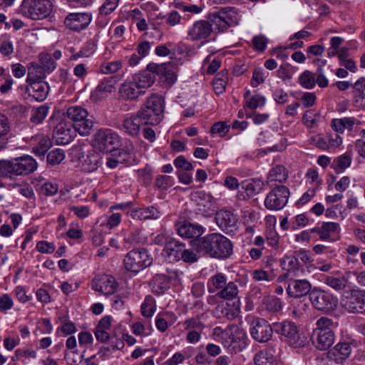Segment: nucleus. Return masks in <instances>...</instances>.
<instances>
[{
	"instance_id": "nucleus-1",
	"label": "nucleus",
	"mask_w": 365,
	"mask_h": 365,
	"mask_svg": "<svg viewBox=\"0 0 365 365\" xmlns=\"http://www.w3.org/2000/svg\"><path fill=\"white\" fill-rule=\"evenodd\" d=\"M197 253L212 258L226 259L232 254V242L220 233H211L192 241Z\"/></svg>"
},
{
	"instance_id": "nucleus-2",
	"label": "nucleus",
	"mask_w": 365,
	"mask_h": 365,
	"mask_svg": "<svg viewBox=\"0 0 365 365\" xmlns=\"http://www.w3.org/2000/svg\"><path fill=\"white\" fill-rule=\"evenodd\" d=\"M212 334L218 338L224 347L230 352H240L246 346V333L236 324H231L225 329L216 327Z\"/></svg>"
},
{
	"instance_id": "nucleus-3",
	"label": "nucleus",
	"mask_w": 365,
	"mask_h": 365,
	"mask_svg": "<svg viewBox=\"0 0 365 365\" xmlns=\"http://www.w3.org/2000/svg\"><path fill=\"white\" fill-rule=\"evenodd\" d=\"M333 326V320L327 317H322L317 320L311 339L318 350H327L334 343L335 334L331 329Z\"/></svg>"
},
{
	"instance_id": "nucleus-4",
	"label": "nucleus",
	"mask_w": 365,
	"mask_h": 365,
	"mask_svg": "<svg viewBox=\"0 0 365 365\" xmlns=\"http://www.w3.org/2000/svg\"><path fill=\"white\" fill-rule=\"evenodd\" d=\"M66 117L70 120L74 130L82 136H87L94 126V118L88 110L78 106H70L66 109Z\"/></svg>"
},
{
	"instance_id": "nucleus-5",
	"label": "nucleus",
	"mask_w": 365,
	"mask_h": 365,
	"mask_svg": "<svg viewBox=\"0 0 365 365\" xmlns=\"http://www.w3.org/2000/svg\"><path fill=\"white\" fill-rule=\"evenodd\" d=\"M312 307L325 314H330L338 307L339 299L329 291L314 288L309 296Z\"/></svg>"
},
{
	"instance_id": "nucleus-6",
	"label": "nucleus",
	"mask_w": 365,
	"mask_h": 365,
	"mask_svg": "<svg viewBox=\"0 0 365 365\" xmlns=\"http://www.w3.org/2000/svg\"><path fill=\"white\" fill-rule=\"evenodd\" d=\"M31 65L38 70L37 72L39 73V75H36L37 79L34 80L33 77L31 76V73L29 71L26 78V82L29 84L26 86H19L18 89L21 91L24 90L29 96L37 101H43L48 96L49 87L46 82L41 81V79L44 78L41 72V67L34 66L33 63H31Z\"/></svg>"
},
{
	"instance_id": "nucleus-7",
	"label": "nucleus",
	"mask_w": 365,
	"mask_h": 365,
	"mask_svg": "<svg viewBox=\"0 0 365 365\" xmlns=\"http://www.w3.org/2000/svg\"><path fill=\"white\" fill-rule=\"evenodd\" d=\"M163 102L158 95L149 97L142 108L140 118L145 124L158 125L163 118Z\"/></svg>"
},
{
	"instance_id": "nucleus-8",
	"label": "nucleus",
	"mask_w": 365,
	"mask_h": 365,
	"mask_svg": "<svg viewBox=\"0 0 365 365\" xmlns=\"http://www.w3.org/2000/svg\"><path fill=\"white\" fill-rule=\"evenodd\" d=\"M48 1L23 0L20 8L21 14L32 20H41L47 17L51 11Z\"/></svg>"
},
{
	"instance_id": "nucleus-9",
	"label": "nucleus",
	"mask_w": 365,
	"mask_h": 365,
	"mask_svg": "<svg viewBox=\"0 0 365 365\" xmlns=\"http://www.w3.org/2000/svg\"><path fill=\"white\" fill-rule=\"evenodd\" d=\"M341 306L349 314H365V290L345 292L341 298Z\"/></svg>"
},
{
	"instance_id": "nucleus-10",
	"label": "nucleus",
	"mask_w": 365,
	"mask_h": 365,
	"mask_svg": "<svg viewBox=\"0 0 365 365\" xmlns=\"http://www.w3.org/2000/svg\"><path fill=\"white\" fill-rule=\"evenodd\" d=\"M274 329L276 333L285 338L286 341L293 347H302L305 341L299 334V331L295 323L290 321H284L274 324Z\"/></svg>"
},
{
	"instance_id": "nucleus-11",
	"label": "nucleus",
	"mask_w": 365,
	"mask_h": 365,
	"mask_svg": "<svg viewBox=\"0 0 365 365\" xmlns=\"http://www.w3.org/2000/svg\"><path fill=\"white\" fill-rule=\"evenodd\" d=\"M118 135L110 129H100L94 135V147L101 152H112L119 145Z\"/></svg>"
},
{
	"instance_id": "nucleus-12",
	"label": "nucleus",
	"mask_w": 365,
	"mask_h": 365,
	"mask_svg": "<svg viewBox=\"0 0 365 365\" xmlns=\"http://www.w3.org/2000/svg\"><path fill=\"white\" fill-rule=\"evenodd\" d=\"M182 331H187L186 341L190 344L198 343L205 328L199 317L187 318L178 324Z\"/></svg>"
},
{
	"instance_id": "nucleus-13",
	"label": "nucleus",
	"mask_w": 365,
	"mask_h": 365,
	"mask_svg": "<svg viewBox=\"0 0 365 365\" xmlns=\"http://www.w3.org/2000/svg\"><path fill=\"white\" fill-rule=\"evenodd\" d=\"M272 187V190L264 200V205L268 210H279L287 205L290 194L289 190L283 185Z\"/></svg>"
},
{
	"instance_id": "nucleus-14",
	"label": "nucleus",
	"mask_w": 365,
	"mask_h": 365,
	"mask_svg": "<svg viewBox=\"0 0 365 365\" xmlns=\"http://www.w3.org/2000/svg\"><path fill=\"white\" fill-rule=\"evenodd\" d=\"M91 287L93 290L105 295H111L116 292L118 283L113 276L103 274L96 275L93 278Z\"/></svg>"
},
{
	"instance_id": "nucleus-15",
	"label": "nucleus",
	"mask_w": 365,
	"mask_h": 365,
	"mask_svg": "<svg viewBox=\"0 0 365 365\" xmlns=\"http://www.w3.org/2000/svg\"><path fill=\"white\" fill-rule=\"evenodd\" d=\"M250 331L252 337L255 341L264 343L272 338L273 329L265 319L257 318L252 321Z\"/></svg>"
},
{
	"instance_id": "nucleus-16",
	"label": "nucleus",
	"mask_w": 365,
	"mask_h": 365,
	"mask_svg": "<svg viewBox=\"0 0 365 365\" xmlns=\"http://www.w3.org/2000/svg\"><path fill=\"white\" fill-rule=\"evenodd\" d=\"M76 157L82 170L87 173L96 170L101 161V155L93 149L84 150L81 148L78 151Z\"/></svg>"
},
{
	"instance_id": "nucleus-17",
	"label": "nucleus",
	"mask_w": 365,
	"mask_h": 365,
	"mask_svg": "<svg viewBox=\"0 0 365 365\" xmlns=\"http://www.w3.org/2000/svg\"><path fill=\"white\" fill-rule=\"evenodd\" d=\"M93 19L90 12L70 13L64 19V24L68 29L79 32L86 29Z\"/></svg>"
},
{
	"instance_id": "nucleus-18",
	"label": "nucleus",
	"mask_w": 365,
	"mask_h": 365,
	"mask_svg": "<svg viewBox=\"0 0 365 365\" xmlns=\"http://www.w3.org/2000/svg\"><path fill=\"white\" fill-rule=\"evenodd\" d=\"M168 65H170V63L159 65L155 63L148 64L145 70L138 73V88L151 86L155 79V74L163 75Z\"/></svg>"
},
{
	"instance_id": "nucleus-19",
	"label": "nucleus",
	"mask_w": 365,
	"mask_h": 365,
	"mask_svg": "<svg viewBox=\"0 0 365 365\" xmlns=\"http://www.w3.org/2000/svg\"><path fill=\"white\" fill-rule=\"evenodd\" d=\"M11 160L14 176L29 175L36 170L38 168L36 160L30 155H25Z\"/></svg>"
},
{
	"instance_id": "nucleus-20",
	"label": "nucleus",
	"mask_w": 365,
	"mask_h": 365,
	"mask_svg": "<svg viewBox=\"0 0 365 365\" xmlns=\"http://www.w3.org/2000/svg\"><path fill=\"white\" fill-rule=\"evenodd\" d=\"M215 221L219 227L227 234L235 233L237 230V217L230 211L219 210L216 212Z\"/></svg>"
},
{
	"instance_id": "nucleus-21",
	"label": "nucleus",
	"mask_w": 365,
	"mask_h": 365,
	"mask_svg": "<svg viewBox=\"0 0 365 365\" xmlns=\"http://www.w3.org/2000/svg\"><path fill=\"white\" fill-rule=\"evenodd\" d=\"M212 32V24L206 20L195 21L188 29L187 36L192 41L206 40Z\"/></svg>"
},
{
	"instance_id": "nucleus-22",
	"label": "nucleus",
	"mask_w": 365,
	"mask_h": 365,
	"mask_svg": "<svg viewBox=\"0 0 365 365\" xmlns=\"http://www.w3.org/2000/svg\"><path fill=\"white\" fill-rule=\"evenodd\" d=\"M264 182L259 179H251L245 180L241 183L242 190L237 194L238 200H247L257 194L263 189Z\"/></svg>"
},
{
	"instance_id": "nucleus-23",
	"label": "nucleus",
	"mask_w": 365,
	"mask_h": 365,
	"mask_svg": "<svg viewBox=\"0 0 365 365\" xmlns=\"http://www.w3.org/2000/svg\"><path fill=\"white\" fill-rule=\"evenodd\" d=\"M349 273L343 274L335 271L329 274H324L322 281L336 292L343 291L349 284Z\"/></svg>"
},
{
	"instance_id": "nucleus-24",
	"label": "nucleus",
	"mask_w": 365,
	"mask_h": 365,
	"mask_svg": "<svg viewBox=\"0 0 365 365\" xmlns=\"http://www.w3.org/2000/svg\"><path fill=\"white\" fill-rule=\"evenodd\" d=\"M311 292L312 284L307 279H289L287 292L289 297L300 298L309 294Z\"/></svg>"
},
{
	"instance_id": "nucleus-25",
	"label": "nucleus",
	"mask_w": 365,
	"mask_h": 365,
	"mask_svg": "<svg viewBox=\"0 0 365 365\" xmlns=\"http://www.w3.org/2000/svg\"><path fill=\"white\" fill-rule=\"evenodd\" d=\"M75 132L70 122L61 120L56 125L53 136L58 144L66 145L73 140Z\"/></svg>"
},
{
	"instance_id": "nucleus-26",
	"label": "nucleus",
	"mask_w": 365,
	"mask_h": 365,
	"mask_svg": "<svg viewBox=\"0 0 365 365\" xmlns=\"http://www.w3.org/2000/svg\"><path fill=\"white\" fill-rule=\"evenodd\" d=\"M314 233L319 235L322 241H334V236L340 232V226L334 222H324L321 225L312 228Z\"/></svg>"
},
{
	"instance_id": "nucleus-27",
	"label": "nucleus",
	"mask_w": 365,
	"mask_h": 365,
	"mask_svg": "<svg viewBox=\"0 0 365 365\" xmlns=\"http://www.w3.org/2000/svg\"><path fill=\"white\" fill-rule=\"evenodd\" d=\"M178 235L185 238H200L205 232V228L197 224L182 222L176 225Z\"/></svg>"
},
{
	"instance_id": "nucleus-28",
	"label": "nucleus",
	"mask_w": 365,
	"mask_h": 365,
	"mask_svg": "<svg viewBox=\"0 0 365 365\" xmlns=\"http://www.w3.org/2000/svg\"><path fill=\"white\" fill-rule=\"evenodd\" d=\"M185 244L172 238L166 243L163 250V255L170 262L179 261Z\"/></svg>"
},
{
	"instance_id": "nucleus-29",
	"label": "nucleus",
	"mask_w": 365,
	"mask_h": 365,
	"mask_svg": "<svg viewBox=\"0 0 365 365\" xmlns=\"http://www.w3.org/2000/svg\"><path fill=\"white\" fill-rule=\"evenodd\" d=\"M288 178V172L285 167L281 165L272 168L267 178V182L270 187L282 185Z\"/></svg>"
},
{
	"instance_id": "nucleus-30",
	"label": "nucleus",
	"mask_w": 365,
	"mask_h": 365,
	"mask_svg": "<svg viewBox=\"0 0 365 365\" xmlns=\"http://www.w3.org/2000/svg\"><path fill=\"white\" fill-rule=\"evenodd\" d=\"M275 353L276 350L273 346H269L259 351L254 358L255 365H274L277 362Z\"/></svg>"
},
{
	"instance_id": "nucleus-31",
	"label": "nucleus",
	"mask_w": 365,
	"mask_h": 365,
	"mask_svg": "<svg viewBox=\"0 0 365 365\" xmlns=\"http://www.w3.org/2000/svg\"><path fill=\"white\" fill-rule=\"evenodd\" d=\"M352 343L346 341H341L336 344L334 347L329 351V354L333 356L334 360L340 362L347 359L351 353Z\"/></svg>"
},
{
	"instance_id": "nucleus-32",
	"label": "nucleus",
	"mask_w": 365,
	"mask_h": 365,
	"mask_svg": "<svg viewBox=\"0 0 365 365\" xmlns=\"http://www.w3.org/2000/svg\"><path fill=\"white\" fill-rule=\"evenodd\" d=\"M177 320L176 315L171 312H163L156 316L155 326L160 332L167 330L168 325L173 324Z\"/></svg>"
},
{
	"instance_id": "nucleus-33",
	"label": "nucleus",
	"mask_w": 365,
	"mask_h": 365,
	"mask_svg": "<svg viewBox=\"0 0 365 365\" xmlns=\"http://www.w3.org/2000/svg\"><path fill=\"white\" fill-rule=\"evenodd\" d=\"M137 80L133 76L132 79H129L123 83L120 89V96L125 100H135L136 98Z\"/></svg>"
},
{
	"instance_id": "nucleus-34",
	"label": "nucleus",
	"mask_w": 365,
	"mask_h": 365,
	"mask_svg": "<svg viewBox=\"0 0 365 365\" xmlns=\"http://www.w3.org/2000/svg\"><path fill=\"white\" fill-rule=\"evenodd\" d=\"M280 264L282 268L287 271V277L295 276V272L299 268V263L298 258H296L295 255H285L281 260Z\"/></svg>"
},
{
	"instance_id": "nucleus-35",
	"label": "nucleus",
	"mask_w": 365,
	"mask_h": 365,
	"mask_svg": "<svg viewBox=\"0 0 365 365\" xmlns=\"http://www.w3.org/2000/svg\"><path fill=\"white\" fill-rule=\"evenodd\" d=\"M227 277L221 272L212 276L207 282V290L209 293H215L220 291L227 283Z\"/></svg>"
},
{
	"instance_id": "nucleus-36",
	"label": "nucleus",
	"mask_w": 365,
	"mask_h": 365,
	"mask_svg": "<svg viewBox=\"0 0 365 365\" xmlns=\"http://www.w3.org/2000/svg\"><path fill=\"white\" fill-rule=\"evenodd\" d=\"M239 289L235 282L227 283L225 287L216 293V296L225 300H233L238 295Z\"/></svg>"
},
{
	"instance_id": "nucleus-37",
	"label": "nucleus",
	"mask_w": 365,
	"mask_h": 365,
	"mask_svg": "<svg viewBox=\"0 0 365 365\" xmlns=\"http://www.w3.org/2000/svg\"><path fill=\"white\" fill-rule=\"evenodd\" d=\"M355 123L354 118H334L331 121V126L335 131L343 133L345 129L352 130Z\"/></svg>"
},
{
	"instance_id": "nucleus-38",
	"label": "nucleus",
	"mask_w": 365,
	"mask_h": 365,
	"mask_svg": "<svg viewBox=\"0 0 365 365\" xmlns=\"http://www.w3.org/2000/svg\"><path fill=\"white\" fill-rule=\"evenodd\" d=\"M251 92L247 90L244 94L245 101V106L252 110H255L259 107H262L265 105L266 98L260 94H255L250 96Z\"/></svg>"
},
{
	"instance_id": "nucleus-39",
	"label": "nucleus",
	"mask_w": 365,
	"mask_h": 365,
	"mask_svg": "<svg viewBox=\"0 0 365 365\" xmlns=\"http://www.w3.org/2000/svg\"><path fill=\"white\" fill-rule=\"evenodd\" d=\"M9 130L10 126L8 118L6 115L0 113V150L6 148L8 144Z\"/></svg>"
},
{
	"instance_id": "nucleus-40",
	"label": "nucleus",
	"mask_w": 365,
	"mask_h": 365,
	"mask_svg": "<svg viewBox=\"0 0 365 365\" xmlns=\"http://www.w3.org/2000/svg\"><path fill=\"white\" fill-rule=\"evenodd\" d=\"M265 295L262 292V289L258 286H252L250 291L248 292L246 299L247 303L253 307L254 305H260L262 303L263 298Z\"/></svg>"
},
{
	"instance_id": "nucleus-41",
	"label": "nucleus",
	"mask_w": 365,
	"mask_h": 365,
	"mask_svg": "<svg viewBox=\"0 0 365 365\" xmlns=\"http://www.w3.org/2000/svg\"><path fill=\"white\" fill-rule=\"evenodd\" d=\"M351 163V157L348 154H343L336 158L332 163V167L336 173H339L348 168Z\"/></svg>"
},
{
	"instance_id": "nucleus-42",
	"label": "nucleus",
	"mask_w": 365,
	"mask_h": 365,
	"mask_svg": "<svg viewBox=\"0 0 365 365\" xmlns=\"http://www.w3.org/2000/svg\"><path fill=\"white\" fill-rule=\"evenodd\" d=\"M155 301L151 296H147L140 306L141 314L146 317L150 318L155 312Z\"/></svg>"
},
{
	"instance_id": "nucleus-43",
	"label": "nucleus",
	"mask_w": 365,
	"mask_h": 365,
	"mask_svg": "<svg viewBox=\"0 0 365 365\" xmlns=\"http://www.w3.org/2000/svg\"><path fill=\"white\" fill-rule=\"evenodd\" d=\"M262 304L267 310L272 312H279L282 309L280 299L274 296H264Z\"/></svg>"
},
{
	"instance_id": "nucleus-44",
	"label": "nucleus",
	"mask_w": 365,
	"mask_h": 365,
	"mask_svg": "<svg viewBox=\"0 0 365 365\" xmlns=\"http://www.w3.org/2000/svg\"><path fill=\"white\" fill-rule=\"evenodd\" d=\"M48 112V107L46 105L33 108L30 118L31 122L35 124L41 123L46 117Z\"/></svg>"
},
{
	"instance_id": "nucleus-45",
	"label": "nucleus",
	"mask_w": 365,
	"mask_h": 365,
	"mask_svg": "<svg viewBox=\"0 0 365 365\" xmlns=\"http://www.w3.org/2000/svg\"><path fill=\"white\" fill-rule=\"evenodd\" d=\"M52 143L48 138H41L38 144L32 148L33 153L39 158H44L45 154L51 147Z\"/></svg>"
},
{
	"instance_id": "nucleus-46",
	"label": "nucleus",
	"mask_w": 365,
	"mask_h": 365,
	"mask_svg": "<svg viewBox=\"0 0 365 365\" xmlns=\"http://www.w3.org/2000/svg\"><path fill=\"white\" fill-rule=\"evenodd\" d=\"M299 84L304 88L312 89L316 84L315 76L309 71H304L299 77Z\"/></svg>"
},
{
	"instance_id": "nucleus-47",
	"label": "nucleus",
	"mask_w": 365,
	"mask_h": 365,
	"mask_svg": "<svg viewBox=\"0 0 365 365\" xmlns=\"http://www.w3.org/2000/svg\"><path fill=\"white\" fill-rule=\"evenodd\" d=\"M137 251L133 250L130 251L124 258L123 264L125 269L134 274L137 273Z\"/></svg>"
},
{
	"instance_id": "nucleus-48",
	"label": "nucleus",
	"mask_w": 365,
	"mask_h": 365,
	"mask_svg": "<svg viewBox=\"0 0 365 365\" xmlns=\"http://www.w3.org/2000/svg\"><path fill=\"white\" fill-rule=\"evenodd\" d=\"M39 60L44 71L51 73L56 67V63L49 53H40Z\"/></svg>"
},
{
	"instance_id": "nucleus-49",
	"label": "nucleus",
	"mask_w": 365,
	"mask_h": 365,
	"mask_svg": "<svg viewBox=\"0 0 365 365\" xmlns=\"http://www.w3.org/2000/svg\"><path fill=\"white\" fill-rule=\"evenodd\" d=\"M269 39L262 34L256 35L252 38V46L255 51L263 52L267 49Z\"/></svg>"
},
{
	"instance_id": "nucleus-50",
	"label": "nucleus",
	"mask_w": 365,
	"mask_h": 365,
	"mask_svg": "<svg viewBox=\"0 0 365 365\" xmlns=\"http://www.w3.org/2000/svg\"><path fill=\"white\" fill-rule=\"evenodd\" d=\"M136 115H132L123 120V127L125 131L132 135L137 136Z\"/></svg>"
},
{
	"instance_id": "nucleus-51",
	"label": "nucleus",
	"mask_w": 365,
	"mask_h": 365,
	"mask_svg": "<svg viewBox=\"0 0 365 365\" xmlns=\"http://www.w3.org/2000/svg\"><path fill=\"white\" fill-rule=\"evenodd\" d=\"M153 263V257L148 254L145 248L138 250V268L142 269L150 266Z\"/></svg>"
},
{
	"instance_id": "nucleus-52",
	"label": "nucleus",
	"mask_w": 365,
	"mask_h": 365,
	"mask_svg": "<svg viewBox=\"0 0 365 365\" xmlns=\"http://www.w3.org/2000/svg\"><path fill=\"white\" fill-rule=\"evenodd\" d=\"M64 158L63 150L58 148L51 150L47 155V162L51 165L60 164Z\"/></svg>"
},
{
	"instance_id": "nucleus-53",
	"label": "nucleus",
	"mask_w": 365,
	"mask_h": 365,
	"mask_svg": "<svg viewBox=\"0 0 365 365\" xmlns=\"http://www.w3.org/2000/svg\"><path fill=\"white\" fill-rule=\"evenodd\" d=\"M116 81L114 77L106 78L102 80L96 88L98 93H111L114 89Z\"/></svg>"
},
{
	"instance_id": "nucleus-54",
	"label": "nucleus",
	"mask_w": 365,
	"mask_h": 365,
	"mask_svg": "<svg viewBox=\"0 0 365 365\" xmlns=\"http://www.w3.org/2000/svg\"><path fill=\"white\" fill-rule=\"evenodd\" d=\"M217 14L229 27L237 24L238 19L236 14L233 11L230 10L227 11L222 9L218 12Z\"/></svg>"
},
{
	"instance_id": "nucleus-55",
	"label": "nucleus",
	"mask_w": 365,
	"mask_h": 365,
	"mask_svg": "<svg viewBox=\"0 0 365 365\" xmlns=\"http://www.w3.org/2000/svg\"><path fill=\"white\" fill-rule=\"evenodd\" d=\"M120 0H106L99 8V15L107 16L110 14L117 8Z\"/></svg>"
},
{
	"instance_id": "nucleus-56",
	"label": "nucleus",
	"mask_w": 365,
	"mask_h": 365,
	"mask_svg": "<svg viewBox=\"0 0 365 365\" xmlns=\"http://www.w3.org/2000/svg\"><path fill=\"white\" fill-rule=\"evenodd\" d=\"M158 217H159V212L154 207L138 209V218L140 220L157 219Z\"/></svg>"
},
{
	"instance_id": "nucleus-57",
	"label": "nucleus",
	"mask_w": 365,
	"mask_h": 365,
	"mask_svg": "<svg viewBox=\"0 0 365 365\" xmlns=\"http://www.w3.org/2000/svg\"><path fill=\"white\" fill-rule=\"evenodd\" d=\"M13 163L11 160H0V178H11L14 175V174H13Z\"/></svg>"
},
{
	"instance_id": "nucleus-58",
	"label": "nucleus",
	"mask_w": 365,
	"mask_h": 365,
	"mask_svg": "<svg viewBox=\"0 0 365 365\" xmlns=\"http://www.w3.org/2000/svg\"><path fill=\"white\" fill-rule=\"evenodd\" d=\"M227 307L222 311V314L228 320H233L238 317L240 312V302L239 301L235 302L232 306L227 304Z\"/></svg>"
},
{
	"instance_id": "nucleus-59",
	"label": "nucleus",
	"mask_w": 365,
	"mask_h": 365,
	"mask_svg": "<svg viewBox=\"0 0 365 365\" xmlns=\"http://www.w3.org/2000/svg\"><path fill=\"white\" fill-rule=\"evenodd\" d=\"M230 130V125L225 122L220 121L214 123L211 127L210 132L212 135H217L220 137L225 136Z\"/></svg>"
},
{
	"instance_id": "nucleus-60",
	"label": "nucleus",
	"mask_w": 365,
	"mask_h": 365,
	"mask_svg": "<svg viewBox=\"0 0 365 365\" xmlns=\"http://www.w3.org/2000/svg\"><path fill=\"white\" fill-rule=\"evenodd\" d=\"M122 66L119 61L106 62L101 65V71L103 73H113L118 71Z\"/></svg>"
},
{
	"instance_id": "nucleus-61",
	"label": "nucleus",
	"mask_w": 365,
	"mask_h": 365,
	"mask_svg": "<svg viewBox=\"0 0 365 365\" xmlns=\"http://www.w3.org/2000/svg\"><path fill=\"white\" fill-rule=\"evenodd\" d=\"M180 259L186 263H194L197 261L198 257L194 251L192 250L186 249L185 245H184L180 255Z\"/></svg>"
},
{
	"instance_id": "nucleus-62",
	"label": "nucleus",
	"mask_w": 365,
	"mask_h": 365,
	"mask_svg": "<svg viewBox=\"0 0 365 365\" xmlns=\"http://www.w3.org/2000/svg\"><path fill=\"white\" fill-rule=\"evenodd\" d=\"M14 52V45L11 41L5 39L0 43V53L5 57H10Z\"/></svg>"
},
{
	"instance_id": "nucleus-63",
	"label": "nucleus",
	"mask_w": 365,
	"mask_h": 365,
	"mask_svg": "<svg viewBox=\"0 0 365 365\" xmlns=\"http://www.w3.org/2000/svg\"><path fill=\"white\" fill-rule=\"evenodd\" d=\"M264 81V73L262 68H257L254 70L252 78L251 80V86L257 87Z\"/></svg>"
},
{
	"instance_id": "nucleus-64",
	"label": "nucleus",
	"mask_w": 365,
	"mask_h": 365,
	"mask_svg": "<svg viewBox=\"0 0 365 365\" xmlns=\"http://www.w3.org/2000/svg\"><path fill=\"white\" fill-rule=\"evenodd\" d=\"M272 98L277 104H284L287 102L289 96L282 88H277L272 93Z\"/></svg>"
}]
</instances>
